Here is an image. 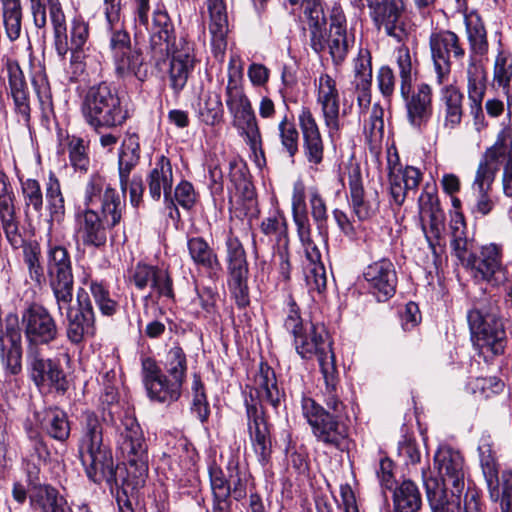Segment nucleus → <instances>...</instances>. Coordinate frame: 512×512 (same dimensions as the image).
<instances>
[{
    "label": "nucleus",
    "mask_w": 512,
    "mask_h": 512,
    "mask_svg": "<svg viewBox=\"0 0 512 512\" xmlns=\"http://www.w3.org/2000/svg\"><path fill=\"white\" fill-rule=\"evenodd\" d=\"M117 449L125 461L126 480H138L148 475V446L143 431L132 416L122 419L117 437Z\"/></svg>",
    "instance_id": "nucleus-9"
},
{
    "label": "nucleus",
    "mask_w": 512,
    "mask_h": 512,
    "mask_svg": "<svg viewBox=\"0 0 512 512\" xmlns=\"http://www.w3.org/2000/svg\"><path fill=\"white\" fill-rule=\"evenodd\" d=\"M441 101L445 109V126L455 128L462 119L463 94L456 86L446 85L441 90Z\"/></svg>",
    "instance_id": "nucleus-51"
},
{
    "label": "nucleus",
    "mask_w": 512,
    "mask_h": 512,
    "mask_svg": "<svg viewBox=\"0 0 512 512\" xmlns=\"http://www.w3.org/2000/svg\"><path fill=\"white\" fill-rule=\"evenodd\" d=\"M386 489L393 492L396 512H417L421 506V497L414 482H389Z\"/></svg>",
    "instance_id": "nucleus-47"
},
{
    "label": "nucleus",
    "mask_w": 512,
    "mask_h": 512,
    "mask_svg": "<svg viewBox=\"0 0 512 512\" xmlns=\"http://www.w3.org/2000/svg\"><path fill=\"white\" fill-rule=\"evenodd\" d=\"M150 51L157 62L171 56L169 83L174 93L179 94L195 66L194 47L187 35H174V26L165 11L155 10L153 13Z\"/></svg>",
    "instance_id": "nucleus-2"
},
{
    "label": "nucleus",
    "mask_w": 512,
    "mask_h": 512,
    "mask_svg": "<svg viewBox=\"0 0 512 512\" xmlns=\"http://www.w3.org/2000/svg\"><path fill=\"white\" fill-rule=\"evenodd\" d=\"M187 246L195 264L213 272L220 269V262L216 253L203 238H191L188 240Z\"/></svg>",
    "instance_id": "nucleus-54"
},
{
    "label": "nucleus",
    "mask_w": 512,
    "mask_h": 512,
    "mask_svg": "<svg viewBox=\"0 0 512 512\" xmlns=\"http://www.w3.org/2000/svg\"><path fill=\"white\" fill-rule=\"evenodd\" d=\"M46 272L57 309L60 314H63V309H69L72 303L74 291L72 260L70 253L64 246L48 245Z\"/></svg>",
    "instance_id": "nucleus-10"
},
{
    "label": "nucleus",
    "mask_w": 512,
    "mask_h": 512,
    "mask_svg": "<svg viewBox=\"0 0 512 512\" xmlns=\"http://www.w3.org/2000/svg\"><path fill=\"white\" fill-rule=\"evenodd\" d=\"M298 120L303 135L304 156L311 166H318L324 158V143L316 119L309 108L303 107Z\"/></svg>",
    "instance_id": "nucleus-28"
},
{
    "label": "nucleus",
    "mask_w": 512,
    "mask_h": 512,
    "mask_svg": "<svg viewBox=\"0 0 512 512\" xmlns=\"http://www.w3.org/2000/svg\"><path fill=\"white\" fill-rule=\"evenodd\" d=\"M348 186L350 204L355 216L361 221L373 217L379 210V194L376 189H364L361 172L358 167L350 169Z\"/></svg>",
    "instance_id": "nucleus-24"
},
{
    "label": "nucleus",
    "mask_w": 512,
    "mask_h": 512,
    "mask_svg": "<svg viewBox=\"0 0 512 512\" xmlns=\"http://www.w3.org/2000/svg\"><path fill=\"white\" fill-rule=\"evenodd\" d=\"M464 459L458 451L444 446L440 447L434 456V467L440 480H464Z\"/></svg>",
    "instance_id": "nucleus-45"
},
{
    "label": "nucleus",
    "mask_w": 512,
    "mask_h": 512,
    "mask_svg": "<svg viewBox=\"0 0 512 512\" xmlns=\"http://www.w3.org/2000/svg\"><path fill=\"white\" fill-rule=\"evenodd\" d=\"M467 89L470 112L476 125L484 126L482 101L486 92V71L481 64L471 61L467 67Z\"/></svg>",
    "instance_id": "nucleus-34"
},
{
    "label": "nucleus",
    "mask_w": 512,
    "mask_h": 512,
    "mask_svg": "<svg viewBox=\"0 0 512 512\" xmlns=\"http://www.w3.org/2000/svg\"><path fill=\"white\" fill-rule=\"evenodd\" d=\"M260 230L264 237L259 242L254 240L256 253L259 248L267 241L272 246L274 252L289 248V236L286 219L280 213H274L262 220Z\"/></svg>",
    "instance_id": "nucleus-35"
},
{
    "label": "nucleus",
    "mask_w": 512,
    "mask_h": 512,
    "mask_svg": "<svg viewBox=\"0 0 512 512\" xmlns=\"http://www.w3.org/2000/svg\"><path fill=\"white\" fill-rule=\"evenodd\" d=\"M42 429L53 439L66 441L70 435V423L67 414L59 408H49L41 420Z\"/></svg>",
    "instance_id": "nucleus-49"
},
{
    "label": "nucleus",
    "mask_w": 512,
    "mask_h": 512,
    "mask_svg": "<svg viewBox=\"0 0 512 512\" xmlns=\"http://www.w3.org/2000/svg\"><path fill=\"white\" fill-rule=\"evenodd\" d=\"M10 343H4V349L0 350L2 363L10 375H18L22 371V336L17 314L9 313L6 316V337Z\"/></svg>",
    "instance_id": "nucleus-29"
},
{
    "label": "nucleus",
    "mask_w": 512,
    "mask_h": 512,
    "mask_svg": "<svg viewBox=\"0 0 512 512\" xmlns=\"http://www.w3.org/2000/svg\"><path fill=\"white\" fill-rule=\"evenodd\" d=\"M421 172L413 166L388 175L391 202L400 207L410 191H415L421 181Z\"/></svg>",
    "instance_id": "nucleus-40"
},
{
    "label": "nucleus",
    "mask_w": 512,
    "mask_h": 512,
    "mask_svg": "<svg viewBox=\"0 0 512 512\" xmlns=\"http://www.w3.org/2000/svg\"><path fill=\"white\" fill-rule=\"evenodd\" d=\"M23 212L27 219L42 216L44 199L40 183L35 179L21 181Z\"/></svg>",
    "instance_id": "nucleus-48"
},
{
    "label": "nucleus",
    "mask_w": 512,
    "mask_h": 512,
    "mask_svg": "<svg viewBox=\"0 0 512 512\" xmlns=\"http://www.w3.org/2000/svg\"><path fill=\"white\" fill-rule=\"evenodd\" d=\"M355 79L353 85L357 91V102L360 109H367L371 103L372 67L368 50L360 49L354 61Z\"/></svg>",
    "instance_id": "nucleus-39"
},
{
    "label": "nucleus",
    "mask_w": 512,
    "mask_h": 512,
    "mask_svg": "<svg viewBox=\"0 0 512 512\" xmlns=\"http://www.w3.org/2000/svg\"><path fill=\"white\" fill-rule=\"evenodd\" d=\"M493 83L498 88L509 89L512 85V53L500 49L495 57Z\"/></svg>",
    "instance_id": "nucleus-57"
},
{
    "label": "nucleus",
    "mask_w": 512,
    "mask_h": 512,
    "mask_svg": "<svg viewBox=\"0 0 512 512\" xmlns=\"http://www.w3.org/2000/svg\"><path fill=\"white\" fill-rule=\"evenodd\" d=\"M465 25L471 52L476 55H485L489 45L482 19L477 13H470L465 16Z\"/></svg>",
    "instance_id": "nucleus-53"
},
{
    "label": "nucleus",
    "mask_w": 512,
    "mask_h": 512,
    "mask_svg": "<svg viewBox=\"0 0 512 512\" xmlns=\"http://www.w3.org/2000/svg\"><path fill=\"white\" fill-rule=\"evenodd\" d=\"M83 199L86 209L77 214V234L84 246L103 248L108 240V230L122 219L125 201L98 173L89 177Z\"/></svg>",
    "instance_id": "nucleus-1"
},
{
    "label": "nucleus",
    "mask_w": 512,
    "mask_h": 512,
    "mask_svg": "<svg viewBox=\"0 0 512 512\" xmlns=\"http://www.w3.org/2000/svg\"><path fill=\"white\" fill-rule=\"evenodd\" d=\"M20 329L24 332L26 348H39L55 341L59 330L55 319L42 305L32 303L21 313Z\"/></svg>",
    "instance_id": "nucleus-12"
},
{
    "label": "nucleus",
    "mask_w": 512,
    "mask_h": 512,
    "mask_svg": "<svg viewBox=\"0 0 512 512\" xmlns=\"http://www.w3.org/2000/svg\"><path fill=\"white\" fill-rule=\"evenodd\" d=\"M363 277L370 293L378 301H387L395 294L397 273L389 259L383 258L368 265L363 272Z\"/></svg>",
    "instance_id": "nucleus-23"
},
{
    "label": "nucleus",
    "mask_w": 512,
    "mask_h": 512,
    "mask_svg": "<svg viewBox=\"0 0 512 512\" xmlns=\"http://www.w3.org/2000/svg\"><path fill=\"white\" fill-rule=\"evenodd\" d=\"M71 166L76 171L87 172L90 166L88 144L80 137L73 136L67 144Z\"/></svg>",
    "instance_id": "nucleus-59"
},
{
    "label": "nucleus",
    "mask_w": 512,
    "mask_h": 512,
    "mask_svg": "<svg viewBox=\"0 0 512 512\" xmlns=\"http://www.w3.org/2000/svg\"><path fill=\"white\" fill-rule=\"evenodd\" d=\"M419 213L422 220H428L429 233L438 241L445 229V214L436 194L422 192L419 197Z\"/></svg>",
    "instance_id": "nucleus-43"
},
{
    "label": "nucleus",
    "mask_w": 512,
    "mask_h": 512,
    "mask_svg": "<svg viewBox=\"0 0 512 512\" xmlns=\"http://www.w3.org/2000/svg\"><path fill=\"white\" fill-rule=\"evenodd\" d=\"M210 16L211 46L216 57L222 56L227 47L228 15L225 0H206Z\"/></svg>",
    "instance_id": "nucleus-31"
},
{
    "label": "nucleus",
    "mask_w": 512,
    "mask_h": 512,
    "mask_svg": "<svg viewBox=\"0 0 512 512\" xmlns=\"http://www.w3.org/2000/svg\"><path fill=\"white\" fill-rule=\"evenodd\" d=\"M479 463L485 480H499V463L490 434L483 433L478 445Z\"/></svg>",
    "instance_id": "nucleus-52"
},
{
    "label": "nucleus",
    "mask_w": 512,
    "mask_h": 512,
    "mask_svg": "<svg viewBox=\"0 0 512 512\" xmlns=\"http://www.w3.org/2000/svg\"><path fill=\"white\" fill-rule=\"evenodd\" d=\"M15 196L6 174L0 170V225L7 242L14 249L25 244V232L14 204Z\"/></svg>",
    "instance_id": "nucleus-18"
},
{
    "label": "nucleus",
    "mask_w": 512,
    "mask_h": 512,
    "mask_svg": "<svg viewBox=\"0 0 512 512\" xmlns=\"http://www.w3.org/2000/svg\"><path fill=\"white\" fill-rule=\"evenodd\" d=\"M164 369L170 377H167L165 389L169 394V403H172L177 401L181 395V388L187 372L186 354L180 346L176 345L168 350L165 356Z\"/></svg>",
    "instance_id": "nucleus-30"
},
{
    "label": "nucleus",
    "mask_w": 512,
    "mask_h": 512,
    "mask_svg": "<svg viewBox=\"0 0 512 512\" xmlns=\"http://www.w3.org/2000/svg\"><path fill=\"white\" fill-rule=\"evenodd\" d=\"M29 498L33 505H38L43 512H69L58 491L45 483L30 482Z\"/></svg>",
    "instance_id": "nucleus-46"
},
{
    "label": "nucleus",
    "mask_w": 512,
    "mask_h": 512,
    "mask_svg": "<svg viewBox=\"0 0 512 512\" xmlns=\"http://www.w3.org/2000/svg\"><path fill=\"white\" fill-rule=\"evenodd\" d=\"M46 203L49 211V222L60 223L65 215V200L57 178L50 177L46 185Z\"/></svg>",
    "instance_id": "nucleus-56"
},
{
    "label": "nucleus",
    "mask_w": 512,
    "mask_h": 512,
    "mask_svg": "<svg viewBox=\"0 0 512 512\" xmlns=\"http://www.w3.org/2000/svg\"><path fill=\"white\" fill-rule=\"evenodd\" d=\"M210 16L211 46L216 57L222 56L227 47L228 15L225 0H206Z\"/></svg>",
    "instance_id": "nucleus-32"
},
{
    "label": "nucleus",
    "mask_w": 512,
    "mask_h": 512,
    "mask_svg": "<svg viewBox=\"0 0 512 512\" xmlns=\"http://www.w3.org/2000/svg\"><path fill=\"white\" fill-rule=\"evenodd\" d=\"M294 346L296 352L303 359L317 357L325 385L322 390L324 401L336 408L339 405L335 396L339 375L332 350V342L325 327L311 322L306 323V328L294 336Z\"/></svg>",
    "instance_id": "nucleus-4"
},
{
    "label": "nucleus",
    "mask_w": 512,
    "mask_h": 512,
    "mask_svg": "<svg viewBox=\"0 0 512 512\" xmlns=\"http://www.w3.org/2000/svg\"><path fill=\"white\" fill-rule=\"evenodd\" d=\"M199 115L206 125H218L223 118V105L218 93H207L203 104L200 106Z\"/></svg>",
    "instance_id": "nucleus-60"
},
{
    "label": "nucleus",
    "mask_w": 512,
    "mask_h": 512,
    "mask_svg": "<svg viewBox=\"0 0 512 512\" xmlns=\"http://www.w3.org/2000/svg\"><path fill=\"white\" fill-rule=\"evenodd\" d=\"M172 184L173 172L170 160L162 155L157 159L154 168L149 173V194L154 200H159L163 192L165 200H170L171 206L175 207L171 198Z\"/></svg>",
    "instance_id": "nucleus-38"
},
{
    "label": "nucleus",
    "mask_w": 512,
    "mask_h": 512,
    "mask_svg": "<svg viewBox=\"0 0 512 512\" xmlns=\"http://www.w3.org/2000/svg\"><path fill=\"white\" fill-rule=\"evenodd\" d=\"M295 224L303 252L308 262L305 279L310 289L321 293L327 285V275L321 259V252L311 237V225L307 214L296 215Z\"/></svg>",
    "instance_id": "nucleus-15"
},
{
    "label": "nucleus",
    "mask_w": 512,
    "mask_h": 512,
    "mask_svg": "<svg viewBox=\"0 0 512 512\" xmlns=\"http://www.w3.org/2000/svg\"><path fill=\"white\" fill-rule=\"evenodd\" d=\"M399 456L403 458L407 466V473L401 474L402 480H411V478L421 477L423 480H432L427 478L426 466L420 464V451L415 441L404 440L398 447Z\"/></svg>",
    "instance_id": "nucleus-50"
},
{
    "label": "nucleus",
    "mask_w": 512,
    "mask_h": 512,
    "mask_svg": "<svg viewBox=\"0 0 512 512\" xmlns=\"http://www.w3.org/2000/svg\"><path fill=\"white\" fill-rule=\"evenodd\" d=\"M129 281L139 290L150 287L157 293L158 297L174 299L173 281L166 270L138 263L131 270Z\"/></svg>",
    "instance_id": "nucleus-26"
},
{
    "label": "nucleus",
    "mask_w": 512,
    "mask_h": 512,
    "mask_svg": "<svg viewBox=\"0 0 512 512\" xmlns=\"http://www.w3.org/2000/svg\"><path fill=\"white\" fill-rule=\"evenodd\" d=\"M109 48L117 77L133 76L141 82L147 79L148 65L144 60L143 52L136 45L132 46L127 31L123 29L112 31Z\"/></svg>",
    "instance_id": "nucleus-11"
},
{
    "label": "nucleus",
    "mask_w": 512,
    "mask_h": 512,
    "mask_svg": "<svg viewBox=\"0 0 512 512\" xmlns=\"http://www.w3.org/2000/svg\"><path fill=\"white\" fill-rule=\"evenodd\" d=\"M304 15L308 19L309 45L319 54L325 49L326 18L320 0H303Z\"/></svg>",
    "instance_id": "nucleus-37"
},
{
    "label": "nucleus",
    "mask_w": 512,
    "mask_h": 512,
    "mask_svg": "<svg viewBox=\"0 0 512 512\" xmlns=\"http://www.w3.org/2000/svg\"><path fill=\"white\" fill-rule=\"evenodd\" d=\"M481 160L499 170L500 163L512 160V141L508 143L503 135H499L495 143L485 150Z\"/></svg>",
    "instance_id": "nucleus-58"
},
{
    "label": "nucleus",
    "mask_w": 512,
    "mask_h": 512,
    "mask_svg": "<svg viewBox=\"0 0 512 512\" xmlns=\"http://www.w3.org/2000/svg\"><path fill=\"white\" fill-rule=\"evenodd\" d=\"M317 103L321 107L324 124L329 135L333 137L338 134L343 124L341 123L339 91L335 79L328 74L319 76L317 85ZM347 114L343 109L342 116Z\"/></svg>",
    "instance_id": "nucleus-19"
},
{
    "label": "nucleus",
    "mask_w": 512,
    "mask_h": 512,
    "mask_svg": "<svg viewBox=\"0 0 512 512\" xmlns=\"http://www.w3.org/2000/svg\"><path fill=\"white\" fill-rule=\"evenodd\" d=\"M142 377L148 397L152 401L168 403L167 376L162 374L156 361L150 357L142 359Z\"/></svg>",
    "instance_id": "nucleus-42"
},
{
    "label": "nucleus",
    "mask_w": 512,
    "mask_h": 512,
    "mask_svg": "<svg viewBox=\"0 0 512 512\" xmlns=\"http://www.w3.org/2000/svg\"><path fill=\"white\" fill-rule=\"evenodd\" d=\"M366 4L377 29L383 28L388 36L398 42L407 37L409 29L403 0H366Z\"/></svg>",
    "instance_id": "nucleus-16"
},
{
    "label": "nucleus",
    "mask_w": 512,
    "mask_h": 512,
    "mask_svg": "<svg viewBox=\"0 0 512 512\" xmlns=\"http://www.w3.org/2000/svg\"><path fill=\"white\" fill-rule=\"evenodd\" d=\"M85 122L95 131L122 126L130 117L118 92L107 82L91 86L82 101Z\"/></svg>",
    "instance_id": "nucleus-5"
},
{
    "label": "nucleus",
    "mask_w": 512,
    "mask_h": 512,
    "mask_svg": "<svg viewBox=\"0 0 512 512\" xmlns=\"http://www.w3.org/2000/svg\"><path fill=\"white\" fill-rule=\"evenodd\" d=\"M472 335L482 349L493 355L504 353L507 337L502 319L499 317L498 299L483 295L477 299L467 314Z\"/></svg>",
    "instance_id": "nucleus-7"
},
{
    "label": "nucleus",
    "mask_w": 512,
    "mask_h": 512,
    "mask_svg": "<svg viewBox=\"0 0 512 512\" xmlns=\"http://www.w3.org/2000/svg\"><path fill=\"white\" fill-rule=\"evenodd\" d=\"M78 309L73 314L71 306L65 309L68 319L67 337L74 343L79 344L85 338L95 334V313L88 294L80 289L77 293Z\"/></svg>",
    "instance_id": "nucleus-22"
},
{
    "label": "nucleus",
    "mask_w": 512,
    "mask_h": 512,
    "mask_svg": "<svg viewBox=\"0 0 512 512\" xmlns=\"http://www.w3.org/2000/svg\"><path fill=\"white\" fill-rule=\"evenodd\" d=\"M138 482H115V487H111V492L115 493L119 512H134L133 502L138 500Z\"/></svg>",
    "instance_id": "nucleus-61"
},
{
    "label": "nucleus",
    "mask_w": 512,
    "mask_h": 512,
    "mask_svg": "<svg viewBox=\"0 0 512 512\" xmlns=\"http://www.w3.org/2000/svg\"><path fill=\"white\" fill-rule=\"evenodd\" d=\"M140 138L136 132L127 131L118 154L120 188L125 195L128 177L140 160Z\"/></svg>",
    "instance_id": "nucleus-36"
},
{
    "label": "nucleus",
    "mask_w": 512,
    "mask_h": 512,
    "mask_svg": "<svg viewBox=\"0 0 512 512\" xmlns=\"http://www.w3.org/2000/svg\"><path fill=\"white\" fill-rule=\"evenodd\" d=\"M25 359L28 376L35 386L66 390V375L58 357H46L43 347H39L26 348Z\"/></svg>",
    "instance_id": "nucleus-13"
},
{
    "label": "nucleus",
    "mask_w": 512,
    "mask_h": 512,
    "mask_svg": "<svg viewBox=\"0 0 512 512\" xmlns=\"http://www.w3.org/2000/svg\"><path fill=\"white\" fill-rule=\"evenodd\" d=\"M33 21L36 27L44 28L47 23L46 6L49 9L53 28V45L57 55L64 59L68 53L67 25L59 0H30Z\"/></svg>",
    "instance_id": "nucleus-17"
},
{
    "label": "nucleus",
    "mask_w": 512,
    "mask_h": 512,
    "mask_svg": "<svg viewBox=\"0 0 512 512\" xmlns=\"http://www.w3.org/2000/svg\"><path fill=\"white\" fill-rule=\"evenodd\" d=\"M397 66L400 75V91L404 92L412 86L413 65L408 47L402 46L397 50Z\"/></svg>",
    "instance_id": "nucleus-64"
},
{
    "label": "nucleus",
    "mask_w": 512,
    "mask_h": 512,
    "mask_svg": "<svg viewBox=\"0 0 512 512\" xmlns=\"http://www.w3.org/2000/svg\"><path fill=\"white\" fill-rule=\"evenodd\" d=\"M7 72L15 112L19 116V121L28 125L31 119V108L24 73L16 61L7 62Z\"/></svg>",
    "instance_id": "nucleus-33"
},
{
    "label": "nucleus",
    "mask_w": 512,
    "mask_h": 512,
    "mask_svg": "<svg viewBox=\"0 0 512 512\" xmlns=\"http://www.w3.org/2000/svg\"><path fill=\"white\" fill-rule=\"evenodd\" d=\"M465 268L471 269L476 279L498 284L505 279L500 248L495 244L483 246L479 255L470 256Z\"/></svg>",
    "instance_id": "nucleus-25"
},
{
    "label": "nucleus",
    "mask_w": 512,
    "mask_h": 512,
    "mask_svg": "<svg viewBox=\"0 0 512 512\" xmlns=\"http://www.w3.org/2000/svg\"><path fill=\"white\" fill-rule=\"evenodd\" d=\"M429 47L436 81L443 84L451 73V58L462 61L466 54L465 49L459 37L449 30L433 32L429 37Z\"/></svg>",
    "instance_id": "nucleus-14"
},
{
    "label": "nucleus",
    "mask_w": 512,
    "mask_h": 512,
    "mask_svg": "<svg viewBox=\"0 0 512 512\" xmlns=\"http://www.w3.org/2000/svg\"><path fill=\"white\" fill-rule=\"evenodd\" d=\"M354 42V32L347 29L346 17L342 9L333 7L330 14L329 34L325 36V48H328L334 65L338 66L345 61Z\"/></svg>",
    "instance_id": "nucleus-20"
},
{
    "label": "nucleus",
    "mask_w": 512,
    "mask_h": 512,
    "mask_svg": "<svg viewBox=\"0 0 512 512\" xmlns=\"http://www.w3.org/2000/svg\"><path fill=\"white\" fill-rule=\"evenodd\" d=\"M279 137L283 150L293 158L298 152L299 133L294 123L285 116L278 125Z\"/></svg>",
    "instance_id": "nucleus-63"
},
{
    "label": "nucleus",
    "mask_w": 512,
    "mask_h": 512,
    "mask_svg": "<svg viewBox=\"0 0 512 512\" xmlns=\"http://www.w3.org/2000/svg\"><path fill=\"white\" fill-rule=\"evenodd\" d=\"M231 116L232 125L239 131L241 136L245 137V141L250 149L255 154L259 151L263 155L261 134L252 106L249 105L243 110L231 114Z\"/></svg>",
    "instance_id": "nucleus-44"
},
{
    "label": "nucleus",
    "mask_w": 512,
    "mask_h": 512,
    "mask_svg": "<svg viewBox=\"0 0 512 512\" xmlns=\"http://www.w3.org/2000/svg\"><path fill=\"white\" fill-rule=\"evenodd\" d=\"M80 425L78 452L87 477L90 480H116L112 460L103 449L102 424L98 416L85 411L81 415Z\"/></svg>",
    "instance_id": "nucleus-6"
},
{
    "label": "nucleus",
    "mask_w": 512,
    "mask_h": 512,
    "mask_svg": "<svg viewBox=\"0 0 512 512\" xmlns=\"http://www.w3.org/2000/svg\"><path fill=\"white\" fill-rule=\"evenodd\" d=\"M90 292L103 315L112 316L116 313L118 303L112 299L108 288L102 282L92 281Z\"/></svg>",
    "instance_id": "nucleus-62"
},
{
    "label": "nucleus",
    "mask_w": 512,
    "mask_h": 512,
    "mask_svg": "<svg viewBox=\"0 0 512 512\" xmlns=\"http://www.w3.org/2000/svg\"><path fill=\"white\" fill-rule=\"evenodd\" d=\"M253 390L260 406L256 404L246 406L248 431L255 452L265 459L271 451V438L268 424L263 416V408L265 405H270L276 410L284 401L285 393L278 386L274 370L263 362L260 363L259 370L254 376Z\"/></svg>",
    "instance_id": "nucleus-3"
},
{
    "label": "nucleus",
    "mask_w": 512,
    "mask_h": 512,
    "mask_svg": "<svg viewBox=\"0 0 512 512\" xmlns=\"http://www.w3.org/2000/svg\"><path fill=\"white\" fill-rule=\"evenodd\" d=\"M465 482H424L432 512H459Z\"/></svg>",
    "instance_id": "nucleus-27"
},
{
    "label": "nucleus",
    "mask_w": 512,
    "mask_h": 512,
    "mask_svg": "<svg viewBox=\"0 0 512 512\" xmlns=\"http://www.w3.org/2000/svg\"><path fill=\"white\" fill-rule=\"evenodd\" d=\"M231 70L232 68L229 70L228 83L225 89V102L230 115L251 105L241 85L240 74L235 69Z\"/></svg>",
    "instance_id": "nucleus-55"
},
{
    "label": "nucleus",
    "mask_w": 512,
    "mask_h": 512,
    "mask_svg": "<svg viewBox=\"0 0 512 512\" xmlns=\"http://www.w3.org/2000/svg\"><path fill=\"white\" fill-rule=\"evenodd\" d=\"M400 95L405 103L408 123L416 129H422L432 117V88L427 83H420L415 89L407 88Z\"/></svg>",
    "instance_id": "nucleus-21"
},
{
    "label": "nucleus",
    "mask_w": 512,
    "mask_h": 512,
    "mask_svg": "<svg viewBox=\"0 0 512 512\" xmlns=\"http://www.w3.org/2000/svg\"><path fill=\"white\" fill-rule=\"evenodd\" d=\"M70 40L68 42V52L71 51L70 68H72V75L70 79L73 80L76 75L84 70V64L81 60L80 51L83 49L89 38V25L80 16L74 17L70 22L69 29Z\"/></svg>",
    "instance_id": "nucleus-41"
},
{
    "label": "nucleus",
    "mask_w": 512,
    "mask_h": 512,
    "mask_svg": "<svg viewBox=\"0 0 512 512\" xmlns=\"http://www.w3.org/2000/svg\"><path fill=\"white\" fill-rule=\"evenodd\" d=\"M335 394L339 403L336 408L325 402L332 412L325 410L314 399L304 397L302 399V413L318 441L339 447L342 441L348 437V430L347 426L341 421L340 413L344 405L339 399L338 384L336 385Z\"/></svg>",
    "instance_id": "nucleus-8"
}]
</instances>
